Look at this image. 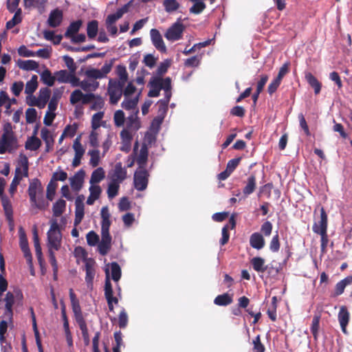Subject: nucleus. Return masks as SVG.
Returning a JSON list of instances; mask_svg holds the SVG:
<instances>
[{
  "label": "nucleus",
  "instance_id": "nucleus-50",
  "mask_svg": "<svg viewBox=\"0 0 352 352\" xmlns=\"http://www.w3.org/2000/svg\"><path fill=\"white\" fill-rule=\"evenodd\" d=\"M114 124L116 126L120 127L124 125L125 116L124 113L122 110H118L115 112L113 116Z\"/></svg>",
  "mask_w": 352,
  "mask_h": 352
},
{
  "label": "nucleus",
  "instance_id": "nucleus-15",
  "mask_svg": "<svg viewBox=\"0 0 352 352\" xmlns=\"http://www.w3.org/2000/svg\"><path fill=\"white\" fill-rule=\"evenodd\" d=\"M111 236L109 232H101V241L98 243L99 253L105 256L111 249Z\"/></svg>",
  "mask_w": 352,
  "mask_h": 352
},
{
  "label": "nucleus",
  "instance_id": "nucleus-27",
  "mask_svg": "<svg viewBox=\"0 0 352 352\" xmlns=\"http://www.w3.org/2000/svg\"><path fill=\"white\" fill-rule=\"evenodd\" d=\"M36 133H37V131H36V129H35L34 131V135L29 138L27 140V141L25 142V148L26 149L30 150V151H36L41 146V140L35 136Z\"/></svg>",
  "mask_w": 352,
  "mask_h": 352
},
{
  "label": "nucleus",
  "instance_id": "nucleus-1",
  "mask_svg": "<svg viewBox=\"0 0 352 352\" xmlns=\"http://www.w3.org/2000/svg\"><path fill=\"white\" fill-rule=\"evenodd\" d=\"M114 62L115 58H112L106 60L100 69L95 68L87 69L85 72L87 79L81 81V89L87 92L96 91L99 87V82L96 80L106 78L111 72Z\"/></svg>",
  "mask_w": 352,
  "mask_h": 352
},
{
  "label": "nucleus",
  "instance_id": "nucleus-31",
  "mask_svg": "<svg viewBox=\"0 0 352 352\" xmlns=\"http://www.w3.org/2000/svg\"><path fill=\"white\" fill-rule=\"evenodd\" d=\"M256 187V177L251 175L247 179L246 184L243 188V195L247 197L253 193Z\"/></svg>",
  "mask_w": 352,
  "mask_h": 352
},
{
  "label": "nucleus",
  "instance_id": "nucleus-2",
  "mask_svg": "<svg viewBox=\"0 0 352 352\" xmlns=\"http://www.w3.org/2000/svg\"><path fill=\"white\" fill-rule=\"evenodd\" d=\"M69 298L71 301V305L72 311L74 313V319L78 324L83 338L84 344L85 346H88L90 344V338L88 332V328L86 320L84 318L81 307L80 305L79 300L78 299L76 294L73 289H70L69 291Z\"/></svg>",
  "mask_w": 352,
  "mask_h": 352
},
{
  "label": "nucleus",
  "instance_id": "nucleus-63",
  "mask_svg": "<svg viewBox=\"0 0 352 352\" xmlns=\"http://www.w3.org/2000/svg\"><path fill=\"white\" fill-rule=\"evenodd\" d=\"M253 351L254 352H264L265 351V346L261 343V336L258 335L253 340Z\"/></svg>",
  "mask_w": 352,
  "mask_h": 352
},
{
  "label": "nucleus",
  "instance_id": "nucleus-6",
  "mask_svg": "<svg viewBox=\"0 0 352 352\" xmlns=\"http://www.w3.org/2000/svg\"><path fill=\"white\" fill-rule=\"evenodd\" d=\"M17 138L14 135H2L0 139V154L12 153L17 148Z\"/></svg>",
  "mask_w": 352,
  "mask_h": 352
},
{
  "label": "nucleus",
  "instance_id": "nucleus-26",
  "mask_svg": "<svg viewBox=\"0 0 352 352\" xmlns=\"http://www.w3.org/2000/svg\"><path fill=\"white\" fill-rule=\"evenodd\" d=\"M305 79L307 83L314 89V93L318 95L322 87V83L310 72L305 74Z\"/></svg>",
  "mask_w": 352,
  "mask_h": 352
},
{
  "label": "nucleus",
  "instance_id": "nucleus-23",
  "mask_svg": "<svg viewBox=\"0 0 352 352\" xmlns=\"http://www.w3.org/2000/svg\"><path fill=\"white\" fill-rule=\"evenodd\" d=\"M351 284H352V275L346 276L336 285L333 296L336 297L342 294L345 287Z\"/></svg>",
  "mask_w": 352,
  "mask_h": 352
},
{
  "label": "nucleus",
  "instance_id": "nucleus-11",
  "mask_svg": "<svg viewBox=\"0 0 352 352\" xmlns=\"http://www.w3.org/2000/svg\"><path fill=\"white\" fill-rule=\"evenodd\" d=\"M19 245L20 248L23 252L24 257L26 258L27 262L29 264H32V257L30 250L28 245V239L26 237L25 232L22 227L19 228Z\"/></svg>",
  "mask_w": 352,
  "mask_h": 352
},
{
  "label": "nucleus",
  "instance_id": "nucleus-3",
  "mask_svg": "<svg viewBox=\"0 0 352 352\" xmlns=\"http://www.w3.org/2000/svg\"><path fill=\"white\" fill-rule=\"evenodd\" d=\"M28 192L32 208L45 210L48 206V202L43 198V187L38 178H34L30 181Z\"/></svg>",
  "mask_w": 352,
  "mask_h": 352
},
{
  "label": "nucleus",
  "instance_id": "nucleus-22",
  "mask_svg": "<svg viewBox=\"0 0 352 352\" xmlns=\"http://www.w3.org/2000/svg\"><path fill=\"white\" fill-rule=\"evenodd\" d=\"M250 244L252 248L261 250L265 244V239L260 232H254L250 237Z\"/></svg>",
  "mask_w": 352,
  "mask_h": 352
},
{
  "label": "nucleus",
  "instance_id": "nucleus-33",
  "mask_svg": "<svg viewBox=\"0 0 352 352\" xmlns=\"http://www.w3.org/2000/svg\"><path fill=\"white\" fill-rule=\"evenodd\" d=\"M136 113H138V111ZM140 128V122L137 116V113L131 115L127 118L125 129L132 131H137Z\"/></svg>",
  "mask_w": 352,
  "mask_h": 352
},
{
  "label": "nucleus",
  "instance_id": "nucleus-56",
  "mask_svg": "<svg viewBox=\"0 0 352 352\" xmlns=\"http://www.w3.org/2000/svg\"><path fill=\"white\" fill-rule=\"evenodd\" d=\"M37 116V112L34 108H28L25 111V119L26 122L29 124H32L36 122Z\"/></svg>",
  "mask_w": 352,
  "mask_h": 352
},
{
  "label": "nucleus",
  "instance_id": "nucleus-13",
  "mask_svg": "<svg viewBox=\"0 0 352 352\" xmlns=\"http://www.w3.org/2000/svg\"><path fill=\"white\" fill-rule=\"evenodd\" d=\"M19 166L15 169L14 178L16 177V179L21 181L23 177H27L28 176V159L25 155H21Z\"/></svg>",
  "mask_w": 352,
  "mask_h": 352
},
{
  "label": "nucleus",
  "instance_id": "nucleus-61",
  "mask_svg": "<svg viewBox=\"0 0 352 352\" xmlns=\"http://www.w3.org/2000/svg\"><path fill=\"white\" fill-rule=\"evenodd\" d=\"M200 60L198 56H194L185 60L184 65L186 67H196L200 64Z\"/></svg>",
  "mask_w": 352,
  "mask_h": 352
},
{
  "label": "nucleus",
  "instance_id": "nucleus-49",
  "mask_svg": "<svg viewBox=\"0 0 352 352\" xmlns=\"http://www.w3.org/2000/svg\"><path fill=\"white\" fill-rule=\"evenodd\" d=\"M47 3V0H23L24 7L26 9L43 6Z\"/></svg>",
  "mask_w": 352,
  "mask_h": 352
},
{
  "label": "nucleus",
  "instance_id": "nucleus-38",
  "mask_svg": "<svg viewBox=\"0 0 352 352\" xmlns=\"http://www.w3.org/2000/svg\"><path fill=\"white\" fill-rule=\"evenodd\" d=\"M41 80L45 85L49 87H52L56 81V78L55 75L52 76L51 72L48 69H45L41 74Z\"/></svg>",
  "mask_w": 352,
  "mask_h": 352
},
{
  "label": "nucleus",
  "instance_id": "nucleus-10",
  "mask_svg": "<svg viewBox=\"0 0 352 352\" xmlns=\"http://www.w3.org/2000/svg\"><path fill=\"white\" fill-rule=\"evenodd\" d=\"M126 170L122 167L121 162L116 164L114 168L109 172V176L111 182L121 184L126 178Z\"/></svg>",
  "mask_w": 352,
  "mask_h": 352
},
{
  "label": "nucleus",
  "instance_id": "nucleus-62",
  "mask_svg": "<svg viewBox=\"0 0 352 352\" xmlns=\"http://www.w3.org/2000/svg\"><path fill=\"white\" fill-rule=\"evenodd\" d=\"M67 178V173L64 170H60L59 172H55L53 173L51 178V182L56 183L57 181L64 182Z\"/></svg>",
  "mask_w": 352,
  "mask_h": 352
},
{
  "label": "nucleus",
  "instance_id": "nucleus-34",
  "mask_svg": "<svg viewBox=\"0 0 352 352\" xmlns=\"http://www.w3.org/2000/svg\"><path fill=\"white\" fill-rule=\"evenodd\" d=\"M232 302V295H230L228 293L218 295L214 300V303L218 306H228Z\"/></svg>",
  "mask_w": 352,
  "mask_h": 352
},
{
  "label": "nucleus",
  "instance_id": "nucleus-59",
  "mask_svg": "<svg viewBox=\"0 0 352 352\" xmlns=\"http://www.w3.org/2000/svg\"><path fill=\"white\" fill-rule=\"evenodd\" d=\"M280 246L279 236L278 232H276L270 241V249L273 252H277L280 249Z\"/></svg>",
  "mask_w": 352,
  "mask_h": 352
},
{
  "label": "nucleus",
  "instance_id": "nucleus-16",
  "mask_svg": "<svg viewBox=\"0 0 352 352\" xmlns=\"http://www.w3.org/2000/svg\"><path fill=\"white\" fill-rule=\"evenodd\" d=\"M150 34L152 43L155 47L161 52H165L166 51V47L159 30L157 29H151Z\"/></svg>",
  "mask_w": 352,
  "mask_h": 352
},
{
  "label": "nucleus",
  "instance_id": "nucleus-54",
  "mask_svg": "<svg viewBox=\"0 0 352 352\" xmlns=\"http://www.w3.org/2000/svg\"><path fill=\"white\" fill-rule=\"evenodd\" d=\"M104 116L103 112H98L93 115L91 119V127L93 130H96L100 126V121Z\"/></svg>",
  "mask_w": 352,
  "mask_h": 352
},
{
  "label": "nucleus",
  "instance_id": "nucleus-37",
  "mask_svg": "<svg viewBox=\"0 0 352 352\" xmlns=\"http://www.w3.org/2000/svg\"><path fill=\"white\" fill-rule=\"evenodd\" d=\"M105 177V173L102 167H99L94 170L91 175L90 184H95L101 182Z\"/></svg>",
  "mask_w": 352,
  "mask_h": 352
},
{
  "label": "nucleus",
  "instance_id": "nucleus-55",
  "mask_svg": "<svg viewBox=\"0 0 352 352\" xmlns=\"http://www.w3.org/2000/svg\"><path fill=\"white\" fill-rule=\"evenodd\" d=\"M320 327V316H316L312 320L311 331L315 340L317 339Z\"/></svg>",
  "mask_w": 352,
  "mask_h": 352
},
{
  "label": "nucleus",
  "instance_id": "nucleus-8",
  "mask_svg": "<svg viewBox=\"0 0 352 352\" xmlns=\"http://www.w3.org/2000/svg\"><path fill=\"white\" fill-rule=\"evenodd\" d=\"M328 217L323 207L320 208V220L315 222L312 226V230L316 234L327 233Z\"/></svg>",
  "mask_w": 352,
  "mask_h": 352
},
{
  "label": "nucleus",
  "instance_id": "nucleus-48",
  "mask_svg": "<svg viewBox=\"0 0 352 352\" xmlns=\"http://www.w3.org/2000/svg\"><path fill=\"white\" fill-rule=\"evenodd\" d=\"M88 154L90 155L89 164L92 167H96L100 162V151L98 149L89 151Z\"/></svg>",
  "mask_w": 352,
  "mask_h": 352
},
{
  "label": "nucleus",
  "instance_id": "nucleus-43",
  "mask_svg": "<svg viewBox=\"0 0 352 352\" xmlns=\"http://www.w3.org/2000/svg\"><path fill=\"white\" fill-rule=\"evenodd\" d=\"M163 6L167 12H173L179 8V3L177 0H164Z\"/></svg>",
  "mask_w": 352,
  "mask_h": 352
},
{
  "label": "nucleus",
  "instance_id": "nucleus-25",
  "mask_svg": "<svg viewBox=\"0 0 352 352\" xmlns=\"http://www.w3.org/2000/svg\"><path fill=\"white\" fill-rule=\"evenodd\" d=\"M148 85L150 86L151 89L148 93V96H159L162 87L160 86V80L158 79V77H152L149 81Z\"/></svg>",
  "mask_w": 352,
  "mask_h": 352
},
{
  "label": "nucleus",
  "instance_id": "nucleus-21",
  "mask_svg": "<svg viewBox=\"0 0 352 352\" xmlns=\"http://www.w3.org/2000/svg\"><path fill=\"white\" fill-rule=\"evenodd\" d=\"M95 261L92 258L86 259L85 262V281L89 285L92 284L93 280L95 276V269H94Z\"/></svg>",
  "mask_w": 352,
  "mask_h": 352
},
{
  "label": "nucleus",
  "instance_id": "nucleus-57",
  "mask_svg": "<svg viewBox=\"0 0 352 352\" xmlns=\"http://www.w3.org/2000/svg\"><path fill=\"white\" fill-rule=\"evenodd\" d=\"M83 93L80 89L74 90L70 95V102L72 104H76V103L82 101Z\"/></svg>",
  "mask_w": 352,
  "mask_h": 352
},
{
  "label": "nucleus",
  "instance_id": "nucleus-9",
  "mask_svg": "<svg viewBox=\"0 0 352 352\" xmlns=\"http://www.w3.org/2000/svg\"><path fill=\"white\" fill-rule=\"evenodd\" d=\"M107 273V277L105 279V284H104V296L107 301L108 307L110 311H113V303L118 304V299L116 297H114L113 294V288L112 285L109 277V271H106Z\"/></svg>",
  "mask_w": 352,
  "mask_h": 352
},
{
  "label": "nucleus",
  "instance_id": "nucleus-5",
  "mask_svg": "<svg viewBox=\"0 0 352 352\" xmlns=\"http://www.w3.org/2000/svg\"><path fill=\"white\" fill-rule=\"evenodd\" d=\"M149 174L146 168H138L133 177L134 186L139 191L144 190L148 186Z\"/></svg>",
  "mask_w": 352,
  "mask_h": 352
},
{
  "label": "nucleus",
  "instance_id": "nucleus-24",
  "mask_svg": "<svg viewBox=\"0 0 352 352\" xmlns=\"http://www.w3.org/2000/svg\"><path fill=\"white\" fill-rule=\"evenodd\" d=\"M148 151L146 144H143L140 148L139 155L136 160L138 164V168H146L148 160Z\"/></svg>",
  "mask_w": 352,
  "mask_h": 352
},
{
  "label": "nucleus",
  "instance_id": "nucleus-45",
  "mask_svg": "<svg viewBox=\"0 0 352 352\" xmlns=\"http://www.w3.org/2000/svg\"><path fill=\"white\" fill-rule=\"evenodd\" d=\"M56 80L61 83H67L70 77V72H68L65 69H62L55 72Z\"/></svg>",
  "mask_w": 352,
  "mask_h": 352
},
{
  "label": "nucleus",
  "instance_id": "nucleus-14",
  "mask_svg": "<svg viewBox=\"0 0 352 352\" xmlns=\"http://www.w3.org/2000/svg\"><path fill=\"white\" fill-rule=\"evenodd\" d=\"M84 196L83 195H78L75 201V206H76V210H75V219H74V225L76 226L78 224L80 223L82 221L85 212H84Z\"/></svg>",
  "mask_w": 352,
  "mask_h": 352
},
{
  "label": "nucleus",
  "instance_id": "nucleus-47",
  "mask_svg": "<svg viewBox=\"0 0 352 352\" xmlns=\"http://www.w3.org/2000/svg\"><path fill=\"white\" fill-rule=\"evenodd\" d=\"M111 272L112 279L116 282L118 281L121 277V268L118 263H111Z\"/></svg>",
  "mask_w": 352,
  "mask_h": 352
},
{
  "label": "nucleus",
  "instance_id": "nucleus-17",
  "mask_svg": "<svg viewBox=\"0 0 352 352\" xmlns=\"http://www.w3.org/2000/svg\"><path fill=\"white\" fill-rule=\"evenodd\" d=\"M338 319L342 329V331L344 333H347L346 327L350 320V314L347 309V307L344 305L341 306L338 315Z\"/></svg>",
  "mask_w": 352,
  "mask_h": 352
},
{
  "label": "nucleus",
  "instance_id": "nucleus-18",
  "mask_svg": "<svg viewBox=\"0 0 352 352\" xmlns=\"http://www.w3.org/2000/svg\"><path fill=\"white\" fill-rule=\"evenodd\" d=\"M63 19V11L58 8L52 10L47 19L48 25L51 28L58 27Z\"/></svg>",
  "mask_w": 352,
  "mask_h": 352
},
{
  "label": "nucleus",
  "instance_id": "nucleus-46",
  "mask_svg": "<svg viewBox=\"0 0 352 352\" xmlns=\"http://www.w3.org/2000/svg\"><path fill=\"white\" fill-rule=\"evenodd\" d=\"M120 183L111 181L110 182L107 188V195L109 199H112L118 195L120 188Z\"/></svg>",
  "mask_w": 352,
  "mask_h": 352
},
{
  "label": "nucleus",
  "instance_id": "nucleus-39",
  "mask_svg": "<svg viewBox=\"0 0 352 352\" xmlns=\"http://www.w3.org/2000/svg\"><path fill=\"white\" fill-rule=\"evenodd\" d=\"M65 208L66 201L62 199H58L53 205V215L56 217H60L64 212Z\"/></svg>",
  "mask_w": 352,
  "mask_h": 352
},
{
  "label": "nucleus",
  "instance_id": "nucleus-35",
  "mask_svg": "<svg viewBox=\"0 0 352 352\" xmlns=\"http://www.w3.org/2000/svg\"><path fill=\"white\" fill-rule=\"evenodd\" d=\"M82 24V20H77L72 22L68 26L65 33V36L66 38H71L72 36L75 35V34H76L79 31Z\"/></svg>",
  "mask_w": 352,
  "mask_h": 352
},
{
  "label": "nucleus",
  "instance_id": "nucleus-19",
  "mask_svg": "<svg viewBox=\"0 0 352 352\" xmlns=\"http://www.w3.org/2000/svg\"><path fill=\"white\" fill-rule=\"evenodd\" d=\"M62 234L60 231L55 232H47V246L48 248H54L57 251L61 245Z\"/></svg>",
  "mask_w": 352,
  "mask_h": 352
},
{
  "label": "nucleus",
  "instance_id": "nucleus-52",
  "mask_svg": "<svg viewBox=\"0 0 352 352\" xmlns=\"http://www.w3.org/2000/svg\"><path fill=\"white\" fill-rule=\"evenodd\" d=\"M57 186V183H54L53 182L50 181L47 186L46 193V197L48 200L52 201L54 199Z\"/></svg>",
  "mask_w": 352,
  "mask_h": 352
},
{
  "label": "nucleus",
  "instance_id": "nucleus-58",
  "mask_svg": "<svg viewBox=\"0 0 352 352\" xmlns=\"http://www.w3.org/2000/svg\"><path fill=\"white\" fill-rule=\"evenodd\" d=\"M128 324V315L124 309L120 311L118 316V325L121 329H124Z\"/></svg>",
  "mask_w": 352,
  "mask_h": 352
},
{
  "label": "nucleus",
  "instance_id": "nucleus-53",
  "mask_svg": "<svg viewBox=\"0 0 352 352\" xmlns=\"http://www.w3.org/2000/svg\"><path fill=\"white\" fill-rule=\"evenodd\" d=\"M87 244L90 246H95L99 243V236L94 232L90 231L86 236Z\"/></svg>",
  "mask_w": 352,
  "mask_h": 352
},
{
  "label": "nucleus",
  "instance_id": "nucleus-20",
  "mask_svg": "<svg viewBox=\"0 0 352 352\" xmlns=\"http://www.w3.org/2000/svg\"><path fill=\"white\" fill-rule=\"evenodd\" d=\"M85 172L81 169L70 178V185L73 190L79 191L83 185Z\"/></svg>",
  "mask_w": 352,
  "mask_h": 352
},
{
  "label": "nucleus",
  "instance_id": "nucleus-29",
  "mask_svg": "<svg viewBox=\"0 0 352 352\" xmlns=\"http://www.w3.org/2000/svg\"><path fill=\"white\" fill-rule=\"evenodd\" d=\"M41 136L46 144L45 151L49 152L54 145V140L53 136L50 130L45 127L41 131Z\"/></svg>",
  "mask_w": 352,
  "mask_h": 352
},
{
  "label": "nucleus",
  "instance_id": "nucleus-30",
  "mask_svg": "<svg viewBox=\"0 0 352 352\" xmlns=\"http://www.w3.org/2000/svg\"><path fill=\"white\" fill-rule=\"evenodd\" d=\"M1 204L6 218L8 220H12L13 216L12 206L10 199L6 195L1 196Z\"/></svg>",
  "mask_w": 352,
  "mask_h": 352
},
{
  "label": "nucleus",
  "instance_id": "nucleus-7",
  "mask_svg": "<svg viewBox=\"0 0 352 352\" xmlns=\"http://www.w3.org/2000/svg\"><path fill=\"white\" fill-rule=\"evenodd\" d=\"M185 26L181 22L177 21L173 23L166 32L165 38L170 41H175L182 38Z\"/></svg>",
  "mask_w": 352,
  "mask_h": 352
},
{
  "label": "nucleus",
  "instance_id": "nucleus-28",
  "mask_svg": "<svg viewBox=\"0 0 352 352\" xmlns=\"http://www.w3.org/2000/svg\"><path fill=\"white\" fill-rule=\"evenodd\" d=\"M265 259L260 256H256L250 260V264L252 265L254 270L257 272L263 273L266 271L267 265H265Z\"/></svg>",
  "mask_w": 352,
  "mask_h": 352
},
{
  "label": "nucleus",
  "instance_id": "nucleus-60",
  "mask_svg": "<svg viewBox=\"0 0 352 352\" xmlns=\"http://www.w3.org/2000/svg\"><path fill=\"white\" fill-rule=\"evenodd\" d=\"M73 148L75 151V155L83 156L85 153V149L80 142V138L78 137L74 142Z\"/></svg>",
  "mask_w": 352,
  "mask_h": 352
},
{
  "label": "nucleus",
  "instance_id": "nucleus-12",
  "mask_svg": "<svg viewBox=\"0 0 352 352\" xmlns=\"http://www.w3.org/2000/svg\"><path fill=\"white\" fill-rule=\"evenodd\" d=\"M14 298L15 296L11 292H7L5 298H3V301L5 302V311L3 313V317L9 320L10 322H12L13 318L12 307L14 304Z\"/></svg>",
  "mask_w": 352,
  "mask_h": 352
},
{
  "label": "nucleus",
  "instance_id": "nucleus-64",
  "mask_svg": "<svg viewBox=\"0 0 352 352\" xmlns=\"http://www.w3.org/2000/svg\"><path fill=\"white\" fill-rule=\"evenodd\" d=\"M157 60V58H155L153 54H148L144 56L143 62L146 66L153 68L155 65Z\"/></svg>",
  "mask_w": 352,
  "mask_h": 352
},
{
  "label": "nucleus",
  "instance_id": "nucleus-44",
  "mask_svg": "<svg viewBox=\"0 0 352 352\" xmlns=\"http://www.w3.org/2000/svg\"><path fill=\"white\" fill-rule=\"evenodd\" d=\"M138 102V96L133 99H129L125 98L124 101L122 102V107L125 110L135 109Z\"/></svg>",
  "mask_w": 352,
  "mask_h": 352
},
{
  "label": "nucleus",
  "instance_id": "nucleus-36",
  "mask_svg": "<svg viewBox=\"0 0 352 352\" xmlns=\"http://www.w3.org/2000/svg\"><path fill=\"white\" fill-rule=\"evenodd\" d=\"M51 91L47 87L41 88L39 90V95L38 97L40 103L41 109H43L48 100H50Z\"/></svg>",
  "mask_w": 352,
  "mask_h": 352
},
{
  "label": "nucleus",
  "instance_id": "nucleus-40",
  "mask_svg": "<svg viewBox=\"0 0 352 352\" xmlns=\"http://www.w3.org/2000/svg\"><path fill=\"white\" fill-rule=\"evenodd\" d=\"M98 32V22L96 20H92L87 23V33L90 39L94 38Z\"/></svg>",
  "mask_w": 352,
  "mask_h": 352
},
{
  "label": "nucleus",
  "instance_id": "nucleus-41",
  "mask_svg": "<svg viewBox=\"0 0 352 352\" xmlns=\"http://www.w3.org/2000/svg\"><path fill=\"white\" fill-rule=\"evenodd\" d=\"M37 76L33 75L31 79L26 82L25 92L28 95H32L38 87Z\"/></svg>",
  "mask_w": 352,
  "mask_h": 352
},
{
  "label": "nucleus",
  "instance_id": "nucleus-42",
  "mask_svg": "<svg viewBox=\"0 0 352 352\" xmlns=\"http://www.w3.org/2000/svg\"><path fill=\"white\" fill-rule=\"evenodd\" d=\"M116 72L119 77V79H116V81L126 84L129 76L125 66L121 65H118L116 68Z\"/></svg>",
  "mask_w": 352,
  "mask_h": 352
},
{
  "label": "nucleus",
  "instance_id": "nucleus-32",
  "mask_svg": "<svg viewBox=\"0 0 352 352\" xmlns=\"http://www.w3.org/2000/svg\"><path fill=\"white\" fill-rule=\"evenodd\" d=\"M18 67L25 71L36 70L38 67V63L34 60H21L17 62Z\"/></svg>",
  "mask_w": 352,
  "mask_h": 352
},
{
  "label": "nucleus",
  "instance_id": "nucleus-51",
  "mask_svg": "<svg viewBox=\"0 0 352 352\" xmlns=\"http://www.w3.org/2000/svg\"><path fill=\"white\" fill-rule=\"evenodd\" d=\"M170 65V63L168 60H165L164 61L160 63V64L159 65L158 67L156 69V77H161L164 74H166Z\"/></svg>",
  "mask_w": 352,
  "mask_h": 352
},
{
  "label": "nucleus",
  "instance_id": "nucleus-4",
  "mask_svg": "<svg viewBox=\"0 0 352 352\" xmlns=\"http://www.w3.org/2000/svg\"><path fill=\"white\" fill-rule=\"evenodd\" d=\"M124 85L125 84L116 81V79H109L107 92L109 96V102L111 104H116L120 100Z\"/></svg>",
  "mask_w": 352,
  "mask_h": 352
}]
</instances>
